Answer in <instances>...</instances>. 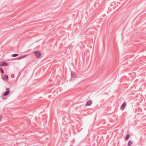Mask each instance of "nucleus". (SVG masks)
<instances>
[{"label": "nucleus", "instance_id": "obj_1", "mask_svg": "<svg viewBox=\"0 0 146 146\" xmlns=\"http://www.w3.org/2000/svg\"><path fill=\"white\" fill-rule=\"evenodd\" d=\"M6 91L4 92L3 95L4 96H6L8 95L10 93V89L9 88H7L6 89Z\"/></svg>", "mask_w": 146, "mask_h": 146}, {"label": "nucleus", "instance_id": "obj_2", "mask_svg": "<svg viewBox=\"0 0 146 146\" xmlns=\"http://www.w3.org/2000/svg\"><path fill=\"white\" fill-rule=\"evenodd\" d=\"M37 58L40 57L41 56V53L38 51H36L34 52Z\"/></svg>", "mask_w": 146, "mask_h": 146}, {"label": "nucleus", "instance_id": "obj_3", "mask_svg": "<svg viewBox=\"0 0 146 146\" xmlns=\"http://www.w3.org/2000/svg\"><path fill=\"white\" fill-rule=\"evenodd\" d=\"M8 64L5 62H2L0 63V66H8Z\"/></svg>", "mask_w": 146, "mask_h": 146}, {"label": "nucleus", "instance_id": "obj_4", "mask_svg": "<svg viewBox=\"0 0 146 146\" xmlns=\"http://www.w3.org/2000/svg\"><path fill=\"white\" fill-rule=\"evenodd\" d=\"M28 55V54H26L25 55L22 56L20 57H18L17 58V60H20L21 59H23V58H25Z\"/></svg>", "mask_w": 146, "mask_h": 146}, {"label": "nucleus", "instance_id": "obj_5", "mask_svg": "<svg viewBox=\"0 0 146 146\" xmlns=\"http://www.w3.org/2000/svg\"><path fill=\"white\" fill-rule=\"evenodd\" d=\"M126 103L125 102H123L121 106V109L122 110L124 109L125 107L126 106Z\"/></svg>", "mask_w": 146, "mask_h": 146}, {"label": "nucleus", "instance_id": "obj_6", "mask_svg": "<svg viewBox=\"0 0 146 146\" xmlns=\"http://www.w3.org/2000/svg\"><path fill=\"white\" fill-rule=\"evenodd\" d=\"M92 101L89 100L87 102L86 104V105L87 106H90L92 104Z\"/></svg>", "mask_w": 146, "mask_h": 146}, {"label": "nucleus", "instance_id": "obj_7", "mask_svg": "<svg viewBox=\"0 0 146 146\" xmlns=\"http://www.w3.org/2000/svg\"><path fill=\"white\" fill-rule=\"evenodd\" d=\"M133 142L131 140H129L128 143L127 145L128 146H130L132 144Z\"/></svg>", "mask_w": 146, "mask_h": 146}, {"label": "nucleus", "instance_id": "obj_8", "mask_svg": "<svg viewBox=\"0 0 146 146\" xmlns=\"http://www.w3.org/2000/svg\"><path fill=\"white\" fill-rule=\"evenodd\" d=\"M129 137V134L127 135L125 137V141H126L128 140Z\"/></svg>", "mask_w": 146, "mask_h": 146}, {"label": "nucleus", "instance_id": "obj_9", "mask_svg": "<svg viewBox=\"0 0 146 146\" xmlns=\"http://www.w3.org/2000/svg\"><path fill=\"white\" fill-rule=\"evenodd\" d=\"M4 76H5V78L7 80L8 79V75H7L5 74V75ZM2 78L3 79H4V78L2 77Z\"/></svg>", "mask_w": 146, "mask_h": 146}, {"label": "nucleus", "instance_id": "obj_10", "mask_svg": "<svg viewBox=\"0 0 146 146\" xmlns=\"http://www.w3.org/2000/svg\"><path fill=\"white\" fill-rule=\"evenodd\" d=\"M18 55V54H13L12 55V56L13 57H15L17 56Z\"/></svg>", "mask_w": 146, "mask_h": 146}, {"label": "nucleus", "instance_id": "obj_11", "mask_svg": "<svg viewBox=\"0 0 146 146\" xmlns=\"http://www.w3.org/2000/svg\"><path fill=\"white\" fill-rule=\"evenodd\" d=\"M0 71L2 73H4V70L2 68H0Z\"/></svg>", "mask_w": 146, "mask_h": 146}, {"label": "nucleus", "instance_id": "obj_12", "mask_svg": "<svg viewBox=\"0 0 146 146\" xmlns=\"http://www.w3.org/2000/svg\"><path fill=\"white\" fill-rule=\"evenodd\" d=\"M2 115H0V121H1V120L2 119Z\"/></svg>", "mask_w": 146, "mask_h": 146}]
</instances>
